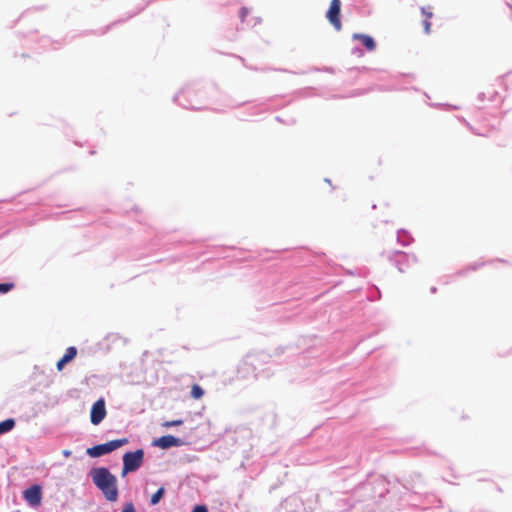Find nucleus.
I'll use <instances>...</instances> for the list:
<instances>
[{
  "label": "nucleus",
  "mask_w": 512,
  "mask_h": 512,
  "mask_svg": "<svg viewBox=\"0 0 512 512\" xmlns=\"http://www.w3.org/2000/svg\"><path fill=\"white\" fill-rule=\"evenodd\" d=\"M90 475L93 483L103 493L105 499L116 502L119 495L117 478L105 467L93 468Z\"/></svg>",
  "instance_id": "nucleus-1"
},
{
  "label": "nucleus",
  "mask_w": 512,
  "mask_h": 512,
  "mask_svg": "<svg viewBox=\"0 0 512 512\" xmlns=\"http://www.w3.org/2000/svg\"><path fill=\"white\" fill-rule=\"evenodd\" d=\"M144 452L142 449H138L134 452H127L123 455V469L122 476H125L129 472H134L140 468L143 463Z\"/></svg>",
  "instance_id": "nucleus-2"
},
{
  "label": "nucleus",
  "mask_w": 512,
  "mask_h": 512,
  "mask_svg": "<svg viewBox=\"0 0 512 512\" xmlns=\"http://www.w3.org/2000/svg\"><path fill=\"white\" fill-rule=\"evenodd\" d=\"M127 443H128L127 438L116 439V440H112L107 443L99 444V445L93 446L91 448H88L86 453L90 457L96 458V457H100L102 455L108 454V453L122 447L123 445H125Z\"/></svg>",
  "instance_id": "nucleus-3"
},
{
  "label": "nucleus",
  "mask_w": 512,
  "mask_h": 512,
  "mask_svg": "<svg viewBox=\"0 0 512 512\" xmlns=\"http://www.w3.org/2000/svg\"><path fill=\"white\" fill-rule=\"evenodd\" d=\"M340 11H341V1L340 0H332L330 3V7L327 11L326 17L331 23V25L337 30H341L342 23L340 20Z\"/></svg>",
  "instance_id": "nucleus-4"
},
{
  "label": "nucleus",
  "mask_w": 512,
  "mask_h": 512,
  "mask_svg": "<svg viewBox=\"0 0 512 512\" xmlns=\"http://www.w3.org/2000/svg\"><path fill=\"white\" fill-rule=\"evenodd\" d=\"M26 502L33 507H38L42 501V489L40 485H32L23 492Z\"/></svg>",
  "instance_id": "nucleus-5"
},
{
  "label": "nucleus",
  "mask_w": 512,
  "mask_h": 512,
  "mask_svg": "<svg viewBox=\"0 0 512 512\" xmlns=\"http://www.w3.org/2000/svg\"><path fill=\"white\" fill-rule=\"evenodd\" d=\"M105 416H106L105 401H104V399L101 398L93 404V406L91 408L90 419H91L92 424L98 425L102 422V420L105 418Z\"/></svg>",
  "instance_id": "nucleus-6"
},
{
  "label": "nucleus",
  "mask_w": 512,
  "mask_h": 512,
  "mask_svg": "<svg viewBox=\"0 0 512 512\" xmlns=\"http://www.w3.org/2000/svg\"><path fill=\"white\" fill-rule=\"evenodd\" d=\"M153 444L162 449H169L171 447L181 446L183 442L179 438H176L172 435H165L156 439Z\"/></svg>",
  "instance_id": "nucleus-7"
},
{
  "label": "nucleus",
  "mask_w": 512,
  "mask_h": 512,
  "mask_svg": "<svg viewBox=\"0 0 512 512\" xmlns=\"http://www.w3.org/2000/svg\"><path fill=\"white\" fill-rule=\"evenodd\" d=\"M352 38L354 40L360 41L362 43V45L365 46V48L368 51H373L376 48V44H375L374 39L371 36H369V35L355 33V34H353Z\"/></svg>",
  "instance_id": "nucleus-8"
},
{
  "label": "nucleus",
  "mask_w": 512,
  "mask_h": 512,
  "mask_svg": "<svg viewBox=\"0 0 512 512\" xmlns=\"http://www.w3.org/2000/svg\"><path fill=\"white\" fill-rule=\"evenodd\" d=\"M15 421L13 419H7L0 422V434L6 433L13 429Z\"/></svg>",
  "instance_id": "nucleus-9"
},
{
  "label": "nucleus",
  "mask_w": 512,
  "mask_h": 512,
  "mask_svg": "<svg viewBox=\"0 0 512 512\" xmlns=\"http://www.w3.org/2000/svg\"><path fill=\"white\" fill-rule=\"evenodd\" d=\"M76 355H77V349L75 347L71 346L66 349V352L63 355L62 359L66 363H68V362L72 361L76 357Z\"/></svg>",
  "instance_id": "nucleus-10"
},
{
  "label": "nucleus",
  "mask_w": 512,
  "mask_h": 512,
  "mask_svg": "<svg viewBox=\"0 0 512 512\" xmlns=\"http://www.w3.org/2000/svg\"><path fill=\"white\" fill-rule=\"evenodd\" d=\"M203 395H204V390L198 384L192 385L191 396L194 399H200L203 397Z\"/></svg>",
  "instance_id": "nucleus-11"
},
{
  "label": "nucleus",
  "mask_w": 512,
  "mask_h": 512,
  "mask_svg": "<svg viewBox=\"0 0 512 512\" xmlns=\"http://www.w3.org/2000/svg\"><path fill=\"white\" fill-rule=\"evenodd\" d=\"M164 492H165V491H164V488H162V487H161V488H159V489H158V490H157V491L152 495V497H151V504H152V505L157 504V503L161 500V498L163 497Z\"/></svg>",
  "instance_id": "nucleus-12"
},
{
  "label": "nucleus",
  "mask_w": 512,
  "mask_h": 512,
  "mask_svg": "<svg viewBox=\"0 0 512 512\" xmlns=\"http://www.w3.org/2000/svg\"><path fill=\"white\" fill-rule=\"evenodd\" d=\"M183 424V420L177 419V420H171V421H165L162 426L165 428H170L173 426H180Z\"/></svg>",
  "instance_id": "nucleus-13"
},
{
  "label": "nucleus",
  "mask_w": 512,
  "mask_h": 512,
  "mask_svg": "<svg viewBox=\"0 0 512 512\" xmlns=\"http://www.w3.org/2000/svg\"><path fill=\"white\" fill-rule=\"evenodd\" d=\"M13 283H0V293H7L13 289Z\"/></svg>",
  "instance_id": "nucleus-14"
},
{
  "label": "nucleus",
  "mask_w": 512,
  "mask_h": 512,
  "mask_svg": "<svg viewBox=\"0 0 512 512\" xmlns=\"http://www.w3.org/2000/svg\"><path fill=\"white\" fill-rule=\"evenodd\" d=\"M121 512H136V509L132 502H127L124 504Z\"/></svg>",
  "instance_id": "nucleus-15"
},
{
  "label": "nucleus",
  "mask_w": 512,
  "mask_h": 512,
  "mask_svg": "<svg viewBox=\"0 0 512 512\" xmlns=\"http://www.w3.org/2000/svg\"><path fill=\"white\" fill-rule=\"evenodd\" d=\"M193 512H208V509L206 506L197 505L194 507Z\"/></svg>",
  "instance_id": "nucleus-16"
},
{
  "label": "nucleus",
  "mask_w": 512,
  "mask_h": 512,
  "mask_svg": "<svg viewBox=\"0 0 512 512\" xmlns=\"http://www.w3.org/2000/svg\"><path fill=\"white\" fill-rule=\"evenodd\" d=\"M423 25H424V30H425V32L428 34V33L430 32V28H431V22H430V20L425 19V20L423 21Z\"/></svg>",
  "instance_id": "nucleus-17"
},
{
  "label": "nucleus",
  "mask_w": 512,
  "mask_h": 512,
  "mask_svg": "<svg viewBox=\"0 0 512 512\" xmlns=\"http://www.w3.org/2000/svg\"><path fill=\"white\" fill-rule=\"evenodd\" d=\"M421 12L425 15V19L430 20L433 16L432 12L426 11L425 8H421Z\"/></svg>",
  "instance_id": "nucleus-18"
},
{
  "label": "nucleus",
  "mask_w": 512,
  "mask_h": 512,
  "mask_svg": "<svg viewBox=\"0 0 512 512\" xmlns=\"http://www.w3.org/2000/svg\"><path fill=\"white\" fill-rule=\"evenodd\" d=\"M67 364L62 358L57 362L56 366L59 371L63 369V367Z\"/></svg>",
  "instance_id": "nucleus-19"
},
{
  "label": "nucleus",
  "mask_w": 512,
  "mask_h": 512,
  "mask_svg": "<svg viewBox=\"0 0 512 512\" xmlns=\"http://www.w3.org/2000/svg\"><path fill=\"white\" fill-rule=\"evenodd\" d=\"M247 12H248V10L246 8H241V10H240V18H241L242 21H244L246 15H247Z\"/></svg>",
  "instance_id": "nucleus-20"
},
{
  "label": "nucleus",
  "mask_w": 512,
  "mask_h": 512,
  "mask_svg": "<svg viewBox=\"0 0 512 512\" xmlns=\"http://www.w3.org/2000/svg\"><path fill=\"white\" fill-rule=\"evenodd\" d=\"M63 454H64L66 457H68V456H70L71 452L66 450V451H64V452H63Z\"/></svg>",
  "instance_id": "nucleus-21"
}]
</instances>
